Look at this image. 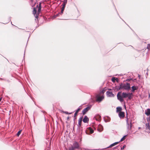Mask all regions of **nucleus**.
Instances as JSON below:
<instances>
[{"mask_svg":"<svg viewBox=\"0 0 150 150\" xmlns=\"http://www.w3.org/2000/svg\"><path fill=\"white\" fill-rule=\"evenodd\" d=\"M126 123H127V133L128 134L124 135L120 139V140L119 141L120 142H122L126 139V137L129 136V134H130V131L131 129V120H130L129 122V120L128 118V117L127 115V119H126Z\"/></svg>","mask_w":150,"mask_h":150,"instance_id":"f257e3e1","label":"nucleus"},{"mask_svg":"<svg viewBox=\"0 0 150 150\" xmlns=\"http://www.w3.org/2000/svg\"><path fill=\"white\" fill-rule=\"evenodd\" d=\"M121 87V90H129L130 89V84L128 83H120Z\"/></svg>","mask_w":150,"mask_h":150,"instance_id":"f03ea898","label":"nucleus"},{"mask_svg":"<svg viewBox=\"0 0 150 150\" xmlns=\"http://www.w3.org/2000/svg\"><path fill=\"white\" fill-rule=\"evenodd\" d=\"M83 133V127H77L76 130V134L79 136V138L81 140Z\"/></svg>","mask_w":150,"mask_h":150,"instance_id":"7ed1b4c3","label":"nucleus"},{"mask_svg":"<svg viewBox=\"0 0 150 150\" xmlns=\"http://www.w3.org/2000/svg\"><path fill=\"white\" fill-rule=\"evenodd\" d=\"M79 147V145L78 143L76 142H74L72 146L69 148V150H74L75 149H78Z\"/></svg>","mask_w":150,"mask_h":150,"instance_id":"20e7f679","label":"nucleus"},{"mask_svg":"<svg viewBox=\"0 0 150 150\" xmlns=\"http://www.w3.org/2000/svg\"><path fill=\"white\" fill-rule=\"evenodd\" d=\"M123 98H125L128 97L129 99L130 100L131 99V93H126L123 92L122 93Z\"/></svg>","mask_w":150,"mask_h":150,"instance_id":"39448f33","label":"nucleus"},{"mask_svg":"<svg viewBox=\"0 0 150 150\" xmlns=\"http://www.w3.org/2000/svg\"><path fill=\"white\" fill-rule=\"evenodd\" d=\"M117 99L119 100L121 102H123L124 101L122 95H121V92H119L118 93L117 95Z\"/></svg>","mask_w":150,"mask_h":150,"instance_id":"423d86ee","label":"nucleus"},{"mask_svg":"<svg viewBox=\"0 0 150 150\" xmlns=\"http://www.w3.org/2000/svg\"><path fill=\"white\" fill-rule=\"evenodd\" d=\"M96 101L99 102H101L104 98V96H100L99 95H96Z\"/></svg>","mask_w":150,"mask_h":150,"instance_id":"0eeeda50","label":"nucleus"},{"mask_svg":"<svg viewBox=\"0 0 150 150\" xmlns=\"http://www.w3.org/2000/svg\"><path fill=\"white\" fill-rule=\"evenodd\" d=\"M92 106L90 105L85 108L82 111V113L83 115H85L86 113L91 108Z\"/></svg>","mask_w":150,"mask_h":150,"instance_id":"6e6552de","label":"nucleus"},{"mask_svg":"<svg viewBox=\"0 0 150 150\" xmlns=\"http://www.w3.org/2000/svg\"><path fill=\"white\" fill-rule=\"evenodd\" d=\"M94 132L93 130L91 127H89L88 128L87 130L85 131V132L86 134H90L93 133Z\"/></svg>","mask_w":150,"mask_h":150,"instance_id":"1a4fd4ad","label":"nucleus"},{"mask_svg":"<svg viewBox=\"0 0 150 150\" xmlns=\"http://www.w3.org/2000/svg\"><path fill=\"white\" fill-rule=\"evenodd\" d=\"M106 95L108 97H113L115 96V95L112 92L107 91L106 92Z\"/></svg>","mask_w":150,"mask_h":150,"instance_id":"9d476101","label":"nucleus"},{"mask_svg":"<svg viewBox=\"0 0 150 150\" xmlns=\"http://www.w3.org/2000/svg\"><path fill=\"white\" fill-rule=\"evenodd\" d=\"M83 117L82 116L78 120V125H77V127H81V125L82 122V119H83Z\"/></svg>","mask_w":150,"mask_h":150,"instance_id":"9b49d317","label":"nucleus"},{"mask_svg":"<svg viewBox=\"0 0 150 150\" xmlns=\"http://www.w3.org/2000/svg\"><path fill=\"white\" fill-rule=\"evenodd\" d=\"M89 118L86 115H85L83 120V122L84 123H87L89 121Z\"/></svg>","mask_w":150,"mask_h":150,"instance_id":"f8f14e48","label":"nucleus"},{"mask_svg":"<svg viewBox=\"0 0 150 150\" xmlns=\"http://www.w3.org/2000/svg\"><path fill=\"white\" fill-rule=\"evenodd\" d=\"M118 115L120 118H123L125 116V113L124 112L122 111L119 113Z\"/></svg>","mask_w":150,"mask_h":150,"instance_id":"ddd939ff","label":"nucleus"},{"mask_svg":"<svg viewBox=\"0 0 150 150\" xmlns=\"http://www.w3.org/2000/svg\"><path fill=\"white\" fill-rule=\"evenodd\" d=\"M119 142H114V143L111 144H110L109 146L108 147L106 148H108L112 147L114 146L115 145H116L118 144Z\"/></svg>","mask_w":150,"mask_h":150,"instance_id":"4468645a","label":"nucleus"},{"mask_svg":"<svg viewBox=\"0 0 150 150\" xmlns=\"http://www.w3.org/2000/svg\"><path fill=\"white\" fill-rule=\"evenodd\" d=\"M115 89L117 91H118L120 90H121V87L120 84L119 86H115L114 87Z\"/></svg>","mask_w":150,"mask_h":150,"instance_id":"2eb2a0df","label":"nucleus"},{"mask_svg":"<svg viewBox=\"0 0 150 150\" xmlns=\"http://www.w3.org/2000/svg\"><path fill=\"white\" fill-rule=\"evenodd\" d=\"M38 14H36L34 15L35 17V21L36 22V23H38L39 22V21L38 20Z\"/></svg>","mask_w":150,"mask_h":150,"instance_id":"dca6fc26","label":"nucleus"},{"mask_svg":"<svg viewBox=\"0 0 150 150\" xmlns=\"http://www.w3.org/2000/svg\"><path fill=\"white\" fill-rule=\"evenodd\" d=\"M98 127H99V128L98 129V130L99 132H101L103 129V127L100 124L99 125Z\"/></svg>","mask_w":150,"mask_h":150,"instance_id":"f3484780","label":"nucleus"},{"mask_svg":"<svg viewBox=\"0 0 150 150\" xmlns=\"http://www.w3.org/2000/svg\"><path fill=\"white\" fill-rule=\"evenodd\" d=\"M122 110V108L120 107H118L116 108V112H122L121 111Z\"/></svg>","mask_w":150,"mask_h":150,"instance_id":"a211bd4d","label":"nucleus"},{"mask_svg":"<svg viewBox=\"0 0 150 150\" xmlns=\"http://www.w3.org/2000/svg\"><path fill=\"white\" fill-rule=\"evenodd\" d=\"M138 89V87L137 86H132V93L134 92L135 90H137Z\"/></svg>","mask_w":150,"mask_h":150,"instance_id":"6ab92c4d","label":"nucleus"},{"mask_svg":"<svg viewBox=\"0 0 150 150\" xmlns=\"http://www.w3.org/2000/svg\"><path fill=\"white\" fill-rule=\"evenodd\" d=\"M107 90V88L106 87L103 88V90L100 92V93L104 94Z\"/></svg>","mask_w":150,"mask_h":150,"instance_id":"aec40b11","label":"nucleus"},{"mask_svg":"<svg viewBox=\"0 0 150 150\" xmlns=\"http://www.w3.org/2000/svg\"><path fill=\"white\" fill-rule=\"evenodd\" d=\"M145 114L146 115L149 116L150 115V109H148L145 112Z\"/></svg>","mask_w":150,"mask_h":150,"instance_id":"412c9836","label":"nucleus"},{"mask_svg":"<svg viewBox=\"0 0 150 150\" xmlns=\"http://www.w3.org/2000/svg\"><path fill=\"white\" fill-rule=\"evenodd\" d=\"M77 115V114L75 113L74 114V119H73L74 122V124L75 123V120L76 119V116Z\"/></svg>","mask_w":150,"mask_h":150,"instance_id":"4be33fe9","label":"nucleus"},{"mask_svg":"<svg viewBox=\"0 0 150 150\" xmlns=\"http://www.w3.org/2000/svg\"><path fill=\"white\" fill-rule=\"evenodd\" d=\"M37 11L36 8L35 7L33 8V13L34 15L36 14V13H37Z\"/></svg>","mask_w":150,"mask_h":150,"instance_id":"5701e85b","label":"nucleus"},{"mask_svg":"<svg viewBox=\"0 0 150 150\" xmlns=\"http://www.w3.org/2000/svg\"><path fill=\"white\" fill-rule=\"evenodd\" d=\"M108 119L107 120L104 119V120L105 122H107L110 121V117H107Z\"/></svg>","mask_w":150,"mask_h":150,"instance_id":"b1692460","label":"nucleus"},{"mask_svg":"<svg viewBox=\"0 0 150 150\" xmlns=\"http://www.w3.org/2000/svg\"><path fill=\"white\" fill-rule=\"evenodd\" d=\"M22 131V130H19L18 132L16 134V135L18 137L19 136V135L20 134Z\"/></svg>","mask_w":150,"mask_h":150,"instance_id":"393cba45","label":"nucleus"},{"mask_svg":"<svg viewBox=\"0 0 150 150\" xmlns=\"http://www.w3.org/2000/svg\"><path fill=\"white\" fill-rule=\"evenodd\" d=\"M41 8H38V15L40 13V12H41Z\"/></svg>","mask_w":150,"mask_h":150,"instance_id":"a878e982","label":"nucleus"},{"mask_svg":"<svg viewBox=\"0 0 150 150\" xmlns=\"http://www.w3.org/2000/svg\"><path fill=\"white\" fill-rule=\"evenodd\" d=\"M81 109V108H78L75 111V113L78 114V113Z\"/></svg>","mask_w":150,"mask_h":150,"instance_id":"bb28decb","label":"nucleus"},{"mask_svg":"<svg viewBox=\"0 0 150 150\" xmlns=\"http://www.w3.org/2000/svg\"><path fill=\"white\" fill-rule=\"evenodd\" d=\"M115 77H112V78L111 80L114 83L115 82Z\"/></svg>","mask_w":150,"mask_h":150,"instance_id":"cd10ccee","label":"nucleus"},{"mask_svg":"<svg viewBox=\"0 0 150 150\" xmlns=\"http://www.w3.org/2000/svg\"><path fill=\"white\" fill-rule=\"evenodd\" d=\"M37 7L38 6V8H41V3L40 2L38 4V5H37L36 6Z\"/></svg>","mask_w":150,"mask_h":150,"instance_id":"c85d7f7f","label":"nucleus"},{"mask_svg":"<svg viewBox=\"0 0 150 150\" xmlns=\"http://www.w3.org/2000/svg\"><path fill=\"white\" fill-rule=\"evenodd\" d=\"M67 0H64L63 1V4H65V5H66L67 3Z\"/></svg>","mask_w":150,"mask_h":150,"instance_id":"c756f323","label":"nucleus"},{"mask_svg":"<svg viewBox=\"0 0 150 150\" xmlns=\"http://www.w3.org/2000/svg\"><path fill=\"white\" fill-rule=\"evenodd\" d=\"M60 15V12L58 13L57 14H56L55 15H54V18H56L57 17L59 16Z\"/></svg>","mask_w":150,"mask_h":150,"instance_id":"7c9ffc66","label":"nucleus"},{"mask_svg":"<svg viewBox=\"0 0 150 150\" xmlns=\"http://www.w3.org/2000/svg\"><path fill=\"white\" fill-rule=\"evenodd\" d=\"M64 112V113H65V114H71L72 113V112H68L67 111Z\"/></svg>","mask_w":150,"mask_h":150,"instance_id":"2f4dec72","label":"nucleus"},{"mask_svg":"<svg viewBox=\"0 0 150 150\" xmlns=\"http://www.w3.org/2000/svg\"><path fill=\"white\" fill-rule=\"evenodd\" d=\"M64 10V9L62 8H61V12H60V15H62V14H63V11Z\"/></svg>","mask_w":150,"mask_h":150,"instance_id":"473e14b6","label":"nucleus"},{"mask_svg":"<svg viewBox=\"0 0 150 150\" xmlns=\"http://www.w3.org/2000/svg\"><path fill=\"white\" fill-rule=\"evenodd\" d=\"M126 147L125 145H124L121 148V150H123Z\"/></svg>","mask_w":150,"mask_h":150,"instance_id":"72a5a7b5","label":"nucleus"},{"mask_svg":"<svg viewBox=\"0 0 150 150\" xmlns=\"http://www.w3.org/2000/svg\"><path fill=\"white\" fill-rule=\"evenodd\" d=\"M147 48L148 49H150V44H148L147 46Z\"/></svg>","mask_w":150,"mask_h":150,"instance_id":"f704fd0d","label":"nucleus"},{"mask_svg":"<svg viewBox=\"0 0 150 150\" xmlns=\"http://www.w3.org/2000/svg\"><path fill=\"white\" fill-rule=\"evenodd\" d=\"M118 146H117L113 148L112 149L113 150H114V149H118Z\"/></svg>","mask_w":150,"mask_h":150,"instance_id":"c9c22d12","label":"nucleus"},{"mask_svg":"<svg viewBox=\"0 0 150 150\" xmlns=\"http://www.w3.org/2000/svg\"><path fill=\"white\" fill-rule=\"evenodd\" d=\"M115 79H116L115 81H116L117 82H118L119 79H118V78L115 77Z\"/></svg>","mask_w":150,"mask_h":150,"instance_id":"e433bc0d","label":"nucleus"},{"mask_svg":"<svg viewBox=\"0 0 150 150\" xmlns=\"http://www.w3.org/2000/svg\"><path fill=\"white\" fill-rule=\"evenodd\" d=\"M62 7L65 8V6H66V5H65L63 4H62Z\"/></svg>","mask_w":150,"mask_h":150,"instance_id":"4c0bfd02","label":"nucleus"},{"mask_svg":"<svg viewBox=\"0 0 150 150\" xmlns=\"http://www.w3.org/2000/svg\"><path fill=\"white\" fill-rule=\"evenodd\" d=\"M0 80H4V81L6 80V79H4L0 78Z\"/></svg>","mask_w":150,"mask_h":150,"instance_id":"58836bf2","label":"nucleus"},{"mask_svg":"<svg viewBox=\"0 0 150 150\" xmlns=\"http://www.w3.org/2000/svg\"><path fill=\"white\" fill-rule=\"evenodd\" d=\"M25 50L24 51V55H23V59H25Z\"/></svg>","mask_w":150,"mask_h":150,"instance_id":"ea45409f","label":"nucleus"},{"mask_svg":"<svg viewBox=\"0 0 150 150\" xmlns=\"http://www.w3.org/2000/svg\"><path fill=\"white\" fill-rule=\"evenodd\" d=\"M5 81H7L8 82H10V81L9 80H6H6Z\"/></svg>","mask_w":150,"mask_h":150,"instance_id":"a19ab883","label":"nucleus"},{"mask_svg":"<svg viewBox=\"0 0 150 150\" xmlns=\"http://www.w3.org/2000/svg\"><path fill=\"white\" fill-rule=\"evenodd\" d=\"M107 89L109 91H111L112 90V89L111 88H107Z\"/></svg>","mask_w":150,"mask_h":150,"instance_id":"79ce46f5","label":"nucleus"},{"mask_svg":"<svg viewBox=\"0 0 150 150\" xmlns=\"http://www.w3.org/2000/svg\"><path fill=\"white\" fill-rule=\"evenodd\" d=\"M41 111L43 113L46 112L45 111H43V110H41Z\"/></svg>","mask_w":150,"mask_h":150,"instance_id":"37998d69","label":"nucleus"},{"mask_svg":"<svg viewBox=\"0 0 150 150\" xmlns=\"http://www.w3.org/2000/svg\"><path fill=\"white\" fill-rule=\"evenodd\" d=\"M69 117L68 116L67 117V120H68L69 119Z\"/></svg>","mask_w":150,"mask_h":150,"instance_id":"c03bdc74","label":"nucleus"},{"mask_svg":"<svg viewBox=\"0 0 150 150\" xmlns=\"http://www.w3.org/2000/svg\"><path fill=\"white\" fill-rule=\"evenodd\" d=\"M131 80V78H130L129 79H127L126 80Z\"/></svg>","mask_w":150,"mask_h":150,"instance_id":"a18cd8bd","label":"nucleus"},{"mask_svg":"<svg viewBox=\"0 0 150 150\" xmlns=\"http://www.w3.org/2000/svg\"><path fill=\"white\" fill-rule=\"evenodd\" d=\"M122 75H122V74H120L119 75V76H122Z\"/></svg>","mask_w":150,"mask_h":150,"instance_id":"49530a36","label":"nucleus"},{"mask_svg":"<svg viewBox=\"0 0 150 150\" xmlns=\"http://www.w3.org/2000/svg\"><path fill=\"white\" fill-rule=\"evenodd\" d=\"M81 106H80L78 108H80V107Z\"/></svg>","mask_w":150,"mask_h":150,"instance_id":"de8ad7c7","label":"nucleus"},{"mask_svg":"<svg viewBox=\"0 0 150 150\" xmlns=\"http://www.w3.org/2000/svg\"><path fill=\"white\" fill-rule=\"evenodd\" d=\"M138 76L139 77V78L140 77V76L139 74L138 75Z\"/></svg>","mask_w":150,"mask_h":150,"instance_id":"09e8293b","label":"nucleus"},{"mask_svg":"<svg viewBox=\"0 0 150 150\" xmlns=\"http://www.w3.org/2000/svg\"><path fill=\"white\" fill-rule=\"evenodd\" d=\"M37 106L38 107V108H40V107L39 106H38V105H37Z\"/></svg>","mask_w":150,"mask_h":150,"instance_id":"8fccbe9b","label":"nucleus"},{"mask_svg":"<svg viewBox=\"0 0 150 150\" xmlns=\"http://www.w3.org/2000/svg\"><path fill=\"white\" fill-rule=\"evenodd\" d=\"M62 9H64V8H63V7H62Z\"/></svg>","mask_w":150,"mask_h":150,"instance_id":"3c124183","label":"nucleus"},{"mask_svg":"<svg viewBox=\"0 0 150 150\" xmlns=\"http://www.w3.org/2000/svg\"><path fill=\"white\" fill-rule=\"evenodd\" d=\"M11 24L12 25H13L12 24V23L11 22Z\"/></svg>","mask_w":150,"mask_h":150,"instance_id":"603ef678","label":"nucleus"},{"mask_svg":"<svg viewBox=\"0 0 150 150\" xmlns=\"http://www.w3.org/2000/svg\"><path fill=\"white\" fill-rule=\"evenodd\" d=\"M1 98H0V101H1Z\"/></svg>","mask_w":150,"mask_h":150,"instance_id":"864d4df0","label":"nucleus"},{"mask_svg":"<svg viewBox=\"0 0 150 150\" xmlns=\"http://www.w3.org/2000/svg\"><path fill=\"white\" fill-rule=\"evenodd\" d=\"M34 104H35V105H36V104H35V102H34Z\"/></svg>","mask_w":150,"mask_h":150,"instance_id":"5fc2aeb1","label":"nucleus"},{"mask_svg":"<svg viewBox=\"0 0 150 150\" xmlns=\"http://www.w3.org/2000/svg\"><path fill=\"white\" fill-rule=\"evenodd\" d=\"M30 37V36H29V37L28 38H29V37Z\"/></svg>","mask_w":150,"mask_h":150,"instance_id":"6e6d98bb","label":"nucleus"}]
</instances>
